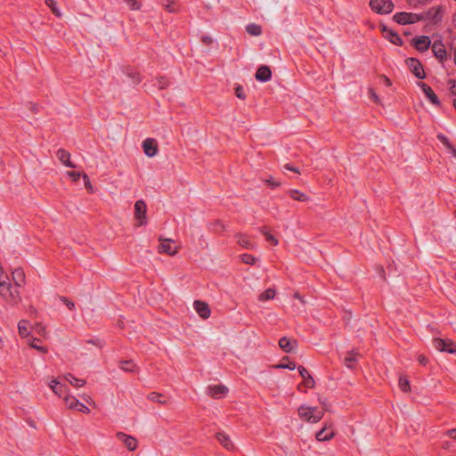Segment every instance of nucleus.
Instances as JSON below:
<instances>
[{
    "label": "nucleus",
    "instance_id": "obj_46",
    "mask_svg": "<svg viewBox=\"0 0 456 456\" xmlns=\"http://www.w3.org/2000/svg\"><path fill=\"white\" fill-rule=\"evenodd\" d=\"M132 10H139L141 4L136 0H124Z\"/></svg>",
    "mask_w": 456,
    "mask_h": 456
},
{
    "label": "nucleus",
    "instance_id": "obj_20",
    "mask_svg": "<svg viewBox=\"0 0 456 456\" xmlns=\"http://www.w3.org/2000/svg\"><path fill=\"white\" fill-rule=\"evenodd\" d=\"M58 159L66 167L75 168L76 166L70 161V154L69 151L60 149L56 152Z\"/></svg>",
    "mask_w": 456,
    "mask_h": 456
},
{
    "label": "nucleus",
    "instance_id": "obj_39",
    "mask_svg": "<svg viewBox=\"0 0 456 456\" xmlns=\"http://www.w3.org/2000/svg\"><path fill=\"white\" fill-rule=\"evenodd\" d=\"M39 342H40V339H38V338H33V340L30 342V344H29V345H30V346H31L32 348H35V349H37V351H39V352H41V353H43V354L47 353V348H46V347H45V346H41L39 345Z\"/></svg>",
    "mask_w": 456,
    "mask_h": 456
},
{
    "label": "nucleus",
    "instance_id": "obj_43",
    "mask_svg": "<svg viewBox=\"0 0 456 456\" xmlns=\"http://www.w3.org/2000/svg\"><path fill=\"white\" fill-rule=\"evenodd\" d=\"M241 259H242L243 263L250 265H255V263L256 261V258L254 256L249 255V254L241 255Z\"/></svg>",
    "mask_w": 456,
    "mask_h": 456
},
{
    "label": "nucleus",
    "instance_id": "obj_55",
    "mask_svg": "<svg viewBox=\"0 0 456 456\" xmlns=\"http://www.w3.org/2000/svg\"><path fill=\"white\" fill-rule=\"evenodd\" d=\"M418 362L421 364V365H426L428 362V358L423 355V354H419L418 356Z\"/></svg>",
    "mask_w": 456,
    "mask_h": 456
},
{
    "label": "nucleus",
    "instance_id": "obj_25",
    "mask_svg": "<svg viewBox=\"0 0 456 456\" xmlns=\"http://www.w3.org/2000/svg\"><path fill=\"white\" fill-rule=\"evenodd\" d=\"M159 240L161 241V244L159 246V252L167 253L169 256H175L177 253L176 248H174L171 246V240H164L160 238Z\"/></svg>",
    "mask_w": 456,
    "mask_h": 456
},
{
    "label": "nucleus",
    "instance_id": "obj_7",
    "mask_svg": "<svg viewBox=\"0 0 456 456\" xmlns=\"http://www.w3.org/2000/svg\"><path fill=\"white\" fill-rule=\"evenodd\" d=\"M407 66L409 67L410 70L413 73V75L419 78L424 79L426 77V74L424 72L423 67L419 60L415 58H408L406 60Z\"/></svg>",
    "mask_w": 456,
    "mask_h": 456
},
{
    "label": "nucleus",
    "instance_id": "obj_22",
    "mask_svg": "<svg viewBox=\"0 0 456 456\" xmlns=\"http://www.w3.org/2000/svg\"><path fill=\"white\" fill-rule=\"evenodd\" d=\"M217 441L227 450H232L234 448L232 442L230 437L224 432H218L216 435Z\"/></svg>",
    "mask_w": 456,
    "mask_h": 456
},
{
    "label": "nucleus",
    "instance_id": "obj_30",
    "mask_svg": "<svg viewBox=\"0 0 456 456\" xmlns=\"http://www.w3.org/2000/svg\"><path fill=\"white\" fill-rule=\"evenodd\" d=\"M246 31L248 34L251 36H260L263 32L262 27L260 25H257L256 23H249L246 26Z\"/></svg>",
    "mask_w": 456,
    "mask_h": 456
},
{
    "label": "nucleus",
    "instance_id": "obj_52",
    "mask_svg": "<svg viewBox=\"0 0 456 456\" xmlns=\"http://www.w3.org/2000/svg\"><path fill=\"white\" fill-rule=\"evenodd\" d=\"M68 175L69 177H71L74 181H78V179L80 178L81 175L80 173L78 172H75V171H69L68 172Z\"/></svg>",
    "mask_w": 456,
    "mask_h": 456
},
{
    "label": "nucleus",
    "instance_id": "obj_26",
    "mask_svg": "<svg viewBox=\"0 0 456 456\" xmlns=\"http://www.w3.org/2000/svg\"><path fill=\"white\" fill-rule=\"evenodd\" d=\"M235 237L237 239V243L240 246H241L247 249H252L254 248V243L251 242V240L245 234L237 233L235 235Z\"/></svg>",
    "mask_w": 456,
    "mask_h": 456
},
{
    "label": "nucleus",
    "instance_id": "obj_12",
    "mask_svg": "<svg viewBox=\"0 0 456 456\" xmlns=\"http://www.w3.org/2000/svg\"><path fill=\"white\" fill-rule=\"evenodd\" d=\"M228 393V388L224 385H215L208 387V395L213 398H222Z\"/></svg>",
    "mask_w": 456,
    "mask_h": 456
},
{
    "label": "nucleus",
    "instance_id": "obj_24",
    "mask_svg": "<svg viewBox=\"0 0 456 456\" xmlns=\"http://www.w3.org/2000/svg\"><path fill=\"white\" fill-rule=\"evenodd\" d=\"M123 73L132 79V83L138 85L142 81L140 74L131 67H125L122 69Z\"/></svg>",
    "mask_w": 456,
    "mask_h": 456
},
{
    "label": "nucleus",
    "instance_id": "obj_50",
    "mask_svg": "<svg viewBox=\"0 0 456 456\" xmlns=\"http://www.w3.org/2000/svg\"><path fill=\"white\" fill-rule=\"evenodd\" d=\"M201 42L205 45H210L212 44V42H213V39H212L211 37L204 35V36L201 37Z\"/></svg>",
    "mask_w": 456,
    "mask_h": 456
},
{
    "label": "nucleus",
    "instance_id": "obj_17",
    "mask_svg": "<svg viewBox=\"0 0 456 456\" xmlns=\"http://www.w3.org/2000/svg\"><path fill=\"white\" fill-rule=\"evenodd\" d=\"M382 31L384 33V37L387 38L392 44L395 45H403V40L398 33L394 30L388 28L386 26H383Z\"/></svg>",
    "mask_w": 456,
    "mask_h": 456
},
{
    "label": "nucleus",
    "instance_id": "obj_27",
    "mask_svg": "<svg viewBox=\"0 0 456 456\" xmlns=\"http://www.w3.org/2000/svg\"><path fill=\"white\" fill-rule=\"evenodd\" d=\"M50 387L59 396H61L67 391V387L63 384H61L59 381H57L55 379L52 380V382L50 384Z\"/></svg>",
    "mask_w": 456,
    "mask_h": 456
},
{
    "label": "nucleus",
    "instance_id": "obj_48",
    "mask_svg": "<svg viewBox=\"0 0 456 456\" xmlns=\"http://www.w3.org/2000/svg\"><path fill=\"white\" fill-rule=\"evenodd\" d=\"M265 183L273 189L277 188L281 185V183L279 182H277L276 180H274L273 177L266 179Z\"/></svg>",
    "mask_w": 456,
    "mask_h": 456
},
{
    "label": "nucleus",
    "instance_id": "obj_2",
    "mask_svg": "<svg viewBox=\"0 0 456 456\" xmlns=\"http://www.w3.org/2000/svg\"><path fill=\"white\" fill-rule=\"evenodd\" d=\"M298 415L308 422L317 423L322 419L323 411L318 410L315 407L302 405L298 408Z\"/></svg>",
    "mask_w": 456,
    "mask_h": 456
},
{
    "label": "nucleus",
    "instance_id": "obj_23",
    "mask_svg": "<svg viewBox=\"0 0 456 456\" xmlns=\"http://www.w3.org/2000/svg\"><path fill=\"white\" fill-rule=\"evenodd\" d=\"M12 280L14 282V286L18 289L22 286L25 282V273L22 269L17 268L15 269L12 273Z\"/></svg>",
    "mask_w": 456,
    "mask_h": 456
},
{
    "label": "nucleus",
    "instance_id": "obj_60",
    "mask_svg": "<svg viewBox=\"0 0 456 456\" xmlns=\"http://www.w3.org/2000/svg\"><path fill=\"white\" fill-rule=\"evenodd\" d=\"M29 110L35 113H37L38 111V107L37 104L35 103H32V102H29Z\"/></svg>",
    "mask_w": 456,
    "mask_h": 456
},
{
    "label": "nucleus",
    "instance_id": "obj_37",
    "mask_svg": "<svg viewBox=\"0 0 456 456\" xmlns=\"http://www.w3.org/2000/svg\"><path fill=\"white\" fill-rule=\"evenodd\" d=\"M169 79L166 77H159L156 78L155 86L159 87V89L162 90L167 88L169 86Z\"/></svg>",
    "mask_w": 456,
    "mask_h": 456
},
{
    "label": "nucleus",
    "instance_id": "obj_3",
    "mask_svg": "<svg viewBox=\"0 0 456 456\" xmlns=\"http://www.w3.org/2000/svg\"><path fill=\"white\" fill-rule=\"evenodd\" d=\"M423 19V16L421 14L412 13V12H396L393 16L394 21H395L398 24L401 25H406V24H413L416 23Z\"/></svg>",
    "mask_w": 456,
    "mask_h": 456
},
{
    "label": "nucleus",
    "instance_id": "obj_13",
    "mask_svg": "<svg viewBox=\"0 0 456 456\" xmlns=\"http://www.w3.org/2000/svg\"><path fill=\"white\" fill-rule=\"evenodd\" d=\"M117 437L118 440H120L126 445V447L129 451H134L136 449L137 440L134 437H133L131 436H127L122 432H118L117 434Z\"/></svg>",
    "mask_w": 456,
    "mask_h": 456
},
{
    "label": "nucleus",
    "instance_id": "obj_5",
    "mask_svg": "<svg viewBox=\"0 0 456 456\" xmlns=\"http://www.w3.org/2000/svg\"><path fill=\"white\" fill-rule=\"evenodd\" d=\"M146 212V203L142 200H137L134 203V217L137 220L138 226H142L147 224Z\"/></svg>",
    "mask_w": 456,
    "mask_h": 456
},
{
    "label": "nucleus",
    "instance_id": "obj_14",
    "mask_svg": "<svg viewBox=\"0 0 456 456\" xmlns=\"http://www.w3.org/2000/svg\"><path fill=\"white\" fill-rule=\"evenodd\" d=\"M443 12L444 10L442 6L432 7L426 13L427 19L434 23H438L443 19Z\"/></svg>",
    "mask_w": 456,
    "mask_h": 456
},
{
    "label": "nucleus",
    "instance_id": "obj_38",
    "mask_svg": "<svg viewBox=\"0 0 456 456\" xmlns=\"http://www.w3.org/2000/svg\"><path fill=\"white\" fill-rule=\"evenodd\" d=\"M65 402H66L68 407L70 409L78 407V405L80 403V402L76 397L69 396V395H67L65 397Z\"/></svg>",
    "mask_w": 456,
    "mask_h": 456
},
{
    "label": "nucleus",
    "instance_id": "obj_49",
    "mask_svg": "<svg viewBox=\"0 0 456 456\" xmlns=\"http://www.w3.org/2000/svg\"><path fill=\"white\" fill-rule=\"evenodd\" d=\"M61 300L67 305L69 310H73L75 308V304L67 297H61Z\"/></svg>",
    "mask_w": 456,
    "mask_h": 456
},
{
    "label": "nucleus",
    "instance_id": "obj_31",
    "mask_svg": "<svg viewBox=\"0 0 456 456\" xmlns=\"http://www.w3.org/2000/svg\"><path fill=\"white\" fill-rule=\"evenodd\" d=\"M67 381L75 387H82L86 384V380L82 379L75 378L72 374L69 373L65 376Z\"/></svg>",
    "mask_w": 456,
    "mask_h": 456
},
{
    "label": "nucleus",
    "instance_id": "obj_28",
    "mask_svg": "<svg viewBox=\"0 0 456 456\" xmlns=\"http://www.w3.org/2000/svg\"><path fill=\"white\" fill-rule=\"evenodd\" d=\"M288 193L293 200L297 201L305 202L309 200L306 194L296 189L289 190Z\"/></svg>",
    "mask_w": 456,
    "mask_h": 456
},
{
    "label": "nucleus",
    "instance_id": "obj_35",
    "mask_svg": "<svg viewBox=\"0 0 456 456\" xmlns=\"http://www.w3.org/2000/svg\"><path fill=\"white\" fill-rule=\"evenodd\" d=\"M275 296V290L273 289H267L263 293H261L258 297L260 301H266L273 298Z\"/></svg>",
    "mask_w": 456,
    "mask_h": 456
},
{
    "label": "nucleus",
    "instance_id": "obj_45",
    "mask_svg": "<svg viewBox=\"0 0 456 456\" xmlns=\"http://www.w3.org/2000/svg\"><path fill=\"white\" fill-rule=\"evenodd\" d=\"M235 94L238 98L244 100L246 99V94L244 92V89L241 86H237L235 87Z\"/></svg>",
    "mask_w": 456,
    "mask_h": 456
},
{
    "label": "nucleus",
    "instance_id": "obj_57",
    "mask_svg": "<svg viewBox=\"0 0 456 456\" xmlns=\"http://www.w3.org/2000/svg\"><path fill=\"white\" fill-rule=\"evenodd\" d=\"M87 343H90V344H93L94 346H97L98 347H102V343L100 339L96 338V339H89L87 340Z\"/></svg>",
    "mask_w": 456,
    "mask_h": 456
},
{
    "label": "nucleus",
    "instance_id": "obj_56",
    "mask_svg": "<svg viewBox=\"0 0 456 456\" xmlns=\"http://www.w3.org/2000/svg\"><path fill=\"white\" fill-rule=\"evenodd\" d=\"M438 138L445 146H447L448 148L451 147L449 140L446 138V136L439 134Z\"/></svg>",
    "mask_w": 456,
    "mask_h": 456
},
{
    "label": "nucleus",
    "instance_id": "obj_44",
    "mask_svg": "<svg viewBox=\"0 0 456 456\" xmlns=\"http://www.w3.org/2000/svg\"><path fill=\"white\" fill-rule=\"evenodd\" d=\"M407 3L412 7H418L419 5H424L429 3L431 0H406Z\"/></svg>",
    "mask_w": 456,
    "mask_h": 456
},
{
    "label": "nucleus",
    "instance_id": "obj_16",
    "mask_svg": "<svg viewBox=\"0 0 456 456\" xmlns=\"http://www.w3.org/2000/svg\"><path fill=\"white\" fill-rule=\"evenodd\" d=\"M297 370L303 379V384L307 388H313L315 385L314 378L310 375L308 370L304 366H298Z\"/></svg>",
    "mask_w": 456,
    "mask_h": 456
},
{
    "label": "nucleus",
    "instance_id": "obj_51",
    "mask_svg": "<svg viewBox=\"0 0 456 456\" xmlns=\"http://www.w3.org/2000/svg\"><path fill=\"white\" fill-rule=\"evenodd\" d=\"M278 367L292 370L296 369V363L294 362H289L288 364H280Z\"/></svg>",
    "mask_w": 456,
    "mask_h": 456
},
{
    "label": "nucleus",
    "instance_id": "obj_54",
    "mask_svg": "<svg viewBox=\"0 0 456 456\" xmlns=\"http://www.w3.org/2000/svg\"><path fill=\"white\" fill-rule=\"evenodd\" d=\"M449 84L451 85L450 91H451L452 94L456 95V81L450 80Z\"/></svg>",
    "mask_w": 456,
    "mask_h": 456
},
{
    "label": "nucleus",
    "instance_id": "obj_19",
    "mask_svg": "<svg viewBox=\"0 0 456 456\" xmlns=\"http://www.w3.org/2000/svg\"><path fill=\"white\" fill-rule=\"evenodd\" d=\"M334 436V432L330 426L325 425L320 431L316 433V439L320 442L329 441Z\"/></svg>",
    "mask_w": 456,
    "mask_h": 456
},
{
    "label": "nucleus",
    "instance_id": "obj_11",
    "mask_svg": "<svg viewBox=\"0 0 456 456\" xmlns=\"http://www.w3.org/2000/svg\"><path fill=\"white\" fill-rule=\"evenodd\" d=\"M418 86L421 88L422 92L426 95V97L436 106L440 105V101L436 94L434 93L432 88L423 82H419Z\"/></svg>",
    "mask_w": 456,
    "mask_h": 456
},
{
    "label": "nucleus",
    "instance_id": "obj_4",
    "mask_svg": "<svg viewBox=\"0 0 456 456\" xmlns=\"http://www.w3.org/2000/svg\"><path fill=\"white\" fill-rule=\"evenodd\" d=\"M371 10L379 14H388L393 11L394 4L391 0H370Z\"/></svg>",
    "mask_w": 456,
    "mask_h": 456
},
{
    "label": "nucleus",
    "instance_id": "obj_1",
    "mask_svg": "<svg viewBox=\"0 0 456 456\" xmlns=\"http://www.w3.org/2000/svg\"><path fill=\"white\" fill-rule=\"evenodd\" d=\"M0 296L10 305H17L20 300L19 289L10 282L3 284L0 282Z\"/></svg>",
    "mask_w": 456,
    "mask_h": 456
},
{
    "label": "nucleus",
    "instance_id": "obj_32",
    "mask_svg": "<svg viewBox=\"0 0 456 456\" xmlns=\"http://www.w3.org/2000/svg\"><path fill=\"white\" fill-rule=\"evenodd\" d=\"M119 368L126 372H134L136 365L133 361H121L119 362Z\"/></svg>",
    "mask_w": 456,
    "mask_h": 456
},
{
    "label": "nucleus",
    "instance_id": "obj_63",
    "mask_svg": "<svg viewBox=\"0 0 456 456\" xmlns=\"http://www.w3.org/2000/svg\"><path fill=\"white\" fill-rule=\"evenodd\" d=\"M6 280H8V278L7 277H5V278L3 277V270H2V268H0V282L3 283V284H5V283H7Z\"/></svg>",
    "mask_w": 456,
    "mask_h": 456
},
{
    "label": "nucleus",
    "instance_id": "obj_53",
    "mask_svg": "<svg viewBox=\"0 0 456 456\" xmlns=\"http://www.w3.org/2000/svg\"><path fill=\"white\" fill-rule=\"evenodd\" d=\"M283 167H284V169H286V170L292 171V172H295V173H297V174H300V171H299V169H298L297 167H295L291 166V165H290V164H289V163H288V164H285V165L283 166Z\"/></svg>",
    "mask_w": 456,
    "mask_h": 456
},
{
    "label": "nucleus",
    "instance_id": "obj_33",
    "mask_svg": "<svg viewBox=\"0 0 456 456\" xmlns=\"http://www.w3.org/2000/svg\"><path fill=\"white\" fill-rule=\"evenodd\" d=\"M356 354L354 352H348L344 359L345 365L349 368L353 369L354 367V363L356 362Z\"/></svg>",
    "mask_w": 456,
    "mask_h": 456
},
{
    "label": "nucleus",
    "instance_id": "obj_18",
    "mask_svg": "<svg viewBox=\"0 0 456 456\" xmlns=\"http://www.w3.org/2000/svg\"><path fill=\"white\" fill-rule=\"evenodd\" d=\"M255 77L260 82L269 81L272 77L271 69L265 65L259 67L256 72Z\"/></svg>",
    "mask_w": 456,
    "mask_h": 456
},
{
    "label": "nucleus",
    "instance_id": "obj_6",
    "mask_svg": "<svg viewBox=\"0 0 456 456\" xmlns=\"http://www.w3.org/2000/svg\"><path fill=\"white\" fill-rule=\"evenodd\" d=\"M434 346L441 352H447L450 354L456 353V345L449 339L436 338L433 341Z\"/></svg>",
    "mask_w": 456,
    "mask_h": 456
},
{
    "label": "nucleus",
    "instance_id": "obj_58",
    "mask_svg": "<svg viewBox=\"0 0 456 456\" xmlns=\"http://www.w3.org/2000/svg\"><path fill=\"white\" fill-rule=\"evenodd\" d=\"M78 406H79L78 411H80L84 413L90 412V409L87 406H86L85 404L80 403Z\"/></svg>",
    "mask_w": 456,
    "mask_h": 456
},
{
    "label": "nucleus",
    "instance_id": "obj_42",
    "mask_svg": "<svg viewBox=\"0 0 456 456\" xmlns=\"http://www.w3.org/2000/svg\"><path fill=\"white\" fill-rule=\"evenodd\" d=\"M212 229L214 232H222L225 230V226L220 220H216L212 223Z\"/></svg>",
    "mask_w": 456,
    "mask_h": 456
},
{
    "label": "nucleus",
    "instance_id": "obj_59",
    "mask_svg": "<svg viewBox=\"0 0 456 456\" xmlns=\"http://www.w3.org/2000/svg\"><path fill=\"white\" fill-rule=\"evenodd\" d=\"M83 178H84L85 183H86V188H89V189H92V186H91V184H90V181H89V177H88V175H87L86 174H84V175H83Z\"/></svg>",
    "mask_w": 456,
    "mask_h": 456
},
{
    "label": "nucleus",
    "instance_id": "obj_40",
    "mask_svg": "<svg viewBox=\"0 0 456 456\" xmlns=\"http://www.w3.org/2000/svg\"><path fill=\"white\" fill-rule=\"evenodd\" d=\"M45 4L52 10V12L57 16L61 17V12L56 6L54 0H45Z\"/></svg>",
    "mask_w": 456,
    "mask_h": 456
},
{
    "label": "nucleus",
    "instance_id": "obj_9",
    "mask_svg": "<svg viewBox=\"0 0 456 456\" xmlns=\"http://www.w3.org/2000/svg\"><path fill=\"white\" fill-rule=\"evenodd\" d=\"M411 44L419 52L427 51L431 45V40L428 36L415 37Z\"/></svg>",
    "mask_w": 456,
    "mask_h": 456
},
{
    "label": "nucleus",
    "instance_id": "obj_62",
    "mask_svg": "<svg viewBox=\"0 0 456 456\" xmlns=\"http://www.w3.org/2000/svg\"><path fill=\"white\" fill-rule=\"evenodd\" d=\"M381 78H382V80L384 81L385 86H390L392 85V83H391L390 79H389L387 77H386V76H382V77H381Z\"/></svg>",
    "mask_w": 456,
    "mask_h": 456
},
{
    "label": "nucleus",
    "instance_id": "obj_61",
    "mask_svg": "<svg viewBox=\"0 0 456 456\" xmlns=\"http://www.w3.org/2000/svg\"><path fill=\"white\" fill-rule=\"evenodd\" d=\"M447 435L452 438H456V429H449Z\"/></svg>",
    "mask_w": 456,
    "mask_h": 456
},
{
    "label": "nucleus",
    "instance_id": "obj_36",
    "mask_svg": "<svg viewBox=\"0 0 456 456\" xmlns=\"http://www.w3.org/2000/svg\"><path fill=\"white\" fill-rule=\"evenodd\" d=\"M261 232L263 233V235L265 236L266 240L269 241L271 244H273V245L278 244V240L269 232L267 227H265V226L262 227Z\"/></svg>",
    "mask_w": 456,
    "mask_h": 456
},
{
    "label": "nucleus",
    "instance_id": "obj_29",
    "mask_svg": "<svg viewBox=\"0 0 456 456\" xmlns=\"http://www.w3.org/2000/svg\"><path fill=\"white\" fill-rule=\"evenodd\" d=\"M147 398L154 403H158L162 405L167 404V400L165 399L164 395L158 392H151L148 395Z\"/></svg>",
    "mask_w": 456,
    "mask_h": 456
},
{
    "label": "nucleus",
    "instance_id": "obj_21",
    "mask_svg": "<svg viewBox=\"0 0 456 456\" xmlns=\"http://www.w3.org/2000/svg\"><path fill=\"white\" fill-rule=\"evenodd\" d=\"M296 345V340L289 339L287 337H282L279 340L280 347L286 353H291L295 348Z\"/></svg>",
    "mask_w": 456,
    "mask_h": 456
},
{
    "label": "nucleus",
    "instance_id": "obj_8",
    "mask_svg": "<svg viewBox=\"0 0 456 456\" xmlns=\"http://www.w3.org/2000/svg\"><path fill=\"white\" fill-rule=\"evenodd\" d=\"M432 51L434 55L438 59L441 63H444L447 58V51L444 45L441 40H436L432 45Z\"/></svg>",
    "mask_w": 456,
    "mask_h": 456
},
{
    "label": "nucleus",
    "instance_id": "obj_64",
    "mask_svg": "<svg viewBox=\"0 0 456 456\" xmlns=\"http://www.w3.org/2000/svg\"><path fill=\"white\" fill-rule=\"evenodd\" d=\"M449 149H451V150H452V155H453L454 157H456V149H455V148H453L452 145H451V147H449Z\"/></svg>",
    "mask_w": 456,
    "mask_h": 456
},
{
    "label": "nucleus",
    "instance_id": "obj_10",
    "mask_svg": "<svg viewBox=\"0 0 456 456\" xmlns=\"http://www.w3.org/2000/svg\"><path fill=\"white\" fill-rule=\"evenodd\" d=\"M142 149L146 156L152 158L158 153V143L155 139L147 138L142 142Z\"/></svg>",
    "mask_w": 456,
    "mask_h": 456
},
{
    "label": "nucleus",
    "instance_id": "obj_34",
    "mask_svg": "<svg viewBox=\"0 0 456 456\" xmlns=\"http://www.w3.org/2000/svg\"><path fill=\"white\" fill-rule=\"evenodd\" d=\"M28 322L25 320H21L18 323V330L19 334L21 337H28Z\"/></svg>",
    "mask_w": 456,
    "mask_h": 456
},
{
    "label": "nucleus",
    "instance_id": "obj_15",
    "mask_svg": "<svg viewBox=\"0 0 456 456\" xmlns=\"http://www.w3.org/2000/svg\"><path fill=\"white\" fill-rule=\"evenodd\" d=\"M194 309L202 319H208L210 316V308L205 302L196 300L194 302Z\"/></svg>",
    "mask_w": 456,
    "mask_h": 456
},
{
    "label": "nucleus",
    "instance_id": "obj_41",
    "mask_svg": "<svg viewBox=\"0 0 456 456\" xmlns=\"http://www.w3.org/2000/svg\"><path fill=\"white\" fill-rule=\"evenodd\" d=\"M399 387L403 392L410 391V383L409 380L404 377H400L399 379Z\"/></svg>",
    "mask_w": 456,
    "mask_h": 456
},
{
    "label": "nucleus",
    "instance_id": "obj_47",
    "mask_svg": "<svg viewBox=\"0 0 456 456\" xmlns=\"http://www.w3.org/2000/svg\"><path fill=\"white\" fill-rule=\"evenodd\" d=\"M167 4H163L166 9L170 12H176V8L175 6V2L173 0H165Z\"/></svg>",
    "mask_w": 456,
    "mask_h": 456
}]
</instances>
